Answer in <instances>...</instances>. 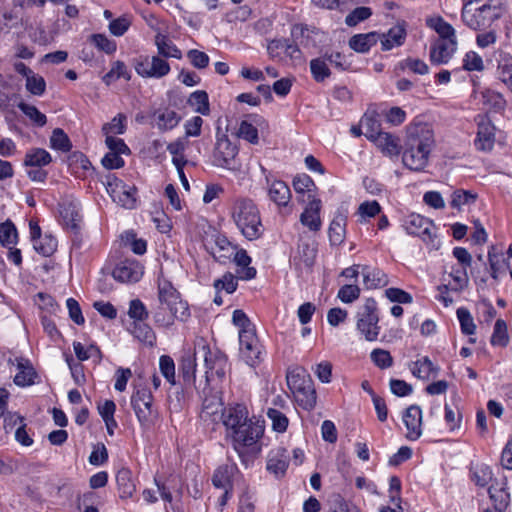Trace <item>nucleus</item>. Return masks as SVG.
<instances>
[{
	"mask_svg": "<svg viewBox=\"0 0 512 512\" xmlns=\"http://www.w3.org/2000/svg\"><path fill=\"white\" fill-rule=\"evenodd\" d=\"M221 419L226 427L227 435L232 438L234 449L240 458L244 460V449L254 445L263 435L264 427L258 421L248 419V411L245 406H236L224 409Z\"/></svg>",
	"mask_w": 512,
	"mask_h": 512,
	"instance_id": "f257e3e1",
	"label": "nucleus"
},
{
	"mask_svg": "<svg viewBox=\"0 0 512 512\" xmlns=\"http://www.w3.org/2000/svg\"><path fill=\"white\" fill-rule=\"evenodd\" d=\"M435 146L434 132L427 123H414L408 127L402 155L403 164L414 171L423 170Z\"/></svg>",
	"mask_w": 512,
	"mask_h": 512,
	"instance_id": "f03ea898",
	"label": "nucleus"
},
{
	"mask_svg": "<svg viewBox=\"0 0 512 512\" xmlns=\"http://www.w3.org/2000/svg\"><path fill=\"white\" fill-rule=\"evenodd\" d=\"M231 217L238 230L247 240H257L264 234L265 229L259 208L252 199H236L231 208Z\"/></svg>",
	"mask_w": 512,
	"mask_h": 512,
	"instance_id": "7ed1b4c3",
	"label": "nucleus"
},
{
	"mask_svg": "<svg viewBox=\"0 0 512 512\" xmlns=\"http://www.w3.org/2000/svg\"><path fill=\"white\" fill-rule=\"evenodd\" d=\"M501 3L497 0H467L461 9V20L470 29L484 30L501 18Z\"/></svg>",
	"mask_w": 512,
	"mask_h": 512,
	"instance_id": "20e7f679",
	"label": "nucleus"
},
{
	"mask_svg": "<svg viewBox=\"0 0 512 512\" xmlns=\"http://www.w3.org/2000/svg\"><path fill=\"white\" fill-rule=\"evenodd\" d=\"M238 146L232 143L225 133L217 128L216 143L212 154V163L216 167L231 171H238L240 164L236 160Z\"/></svg>",
	"mask_w": 512,
	"mask_h": 512,
	"instance_id": "39448f33",
	"label": "nucleus"
},
{
	"mask_svg": "<svg viewBox=\"0 0 512 512\" xmlns=\"http://www.w3.org/2000/svg\"><path fill=\"white\" fill-rule=\"evenodd\" d=\"M131 406L141 427L149 429L155 424L158 412L153 407V395L148 388H137L133 392Z\"/></svg>",
	"mask_w": 512,
	"mask_h": 512,
	"instance_id": "423d86ee",
	"label": "nucleus"
},
{
	"mask_svg": "<svg viewBox=\"0 0 512 512\" xmlns=\"http://www.w3.org/2000/svg\"><path fill=\"white\" fill-rule=\"evenodd\" d=\"M357 329L364 335L367 341H375L378 338L380 327L377 314V303L373 298L366 299L357 312Z\"/></svg>",
	"mask_w": 512,
	"mask_h": 512,
	"instance_id": "0eeeda50",
	"label": "nucleus"
},
{
	"mask_svg": "<svg viewBox=\"0 0 512 512\" xmlns=\"http://www.w3.org/2000/svg\"><path fill=\"white\" fill-rule=\"evenodd\" d=\"M136 73L143 78L160 79L170 72L169 63L159 55H140L133 60Z\"/></svg>",
	"mask_w": 512,
	"mask_h": 512,
	"instance_id": "6e6552de",
	"label": "nucleus"
},
{
	"mask_svg": "<svg viewBox=\"0 0 512 512\" xmlns=\"http://www.w3.org/2000/svg\"><path fill=\"white\" fill-rule=\"evenodd\" d=\"M199 352L204 356L206 381L209 382L214 377L223 379L229 367L227 356L219 350L211 351L205 344L199 346L197 353Z\"/></svg>",
	"mask_w": 512,
	"mask_h": 512,
	"instance_id": "1a4fd4ad",
	"label": "nucleus"
},
{
	"mask_svg": "<svg viewBox=\"0 0 512 512\" xmlns=\"http://www.w3.org/2000/svg\"><path fill=\"white\" fill-rule=\"evenodd\" d=\"M404 228L410 235L420 237L424 242L433 241V222L419 214H411L404 221Z\"/></svg>",
	"mask_w": 512,
	"mask_h": 512,
	"instance_id": "9d476101",
	"label": "nucleus"
},
{
	"mask_svg": "<svg viewBox=\"0 0 512 512\" xmlns=\"http://www.w3.org/2000/svg\"><path fill=\"white\" fill-rule=\"evenodd\" d=\"M112 275L120 282H137L143 275L142 265L135 259H125L114 268Z\"/></svg>",
	"mask_w": 512,
	"mask_h": 512,
	"instance_id": "9b49d317",
	"label": "nucleus"
},
{
	"mask_svg": "<svg viewBox=\"0 0 512 512\" xmlns=\"http://www.w3.org/2000/svg\"><path fill=\"white\" fill-rule=\"evenodd\" d=\"M107 191L110 193L113 201L117 202L122 207L128 209L135 207V187L127 186L122 181L116 180L115 184L109 183Z\"/></svg>",
	"mask_w": 512,
	"mask_h": 512,
	"instance_id": "f8f14e48",
	"label": "nucleus"
},
{
	"mask_svg": "<svg viewBox=\"0 0 512 512\" xmlns=\"http://www.w3.org/2000/svg\"><path fill=\"white\" fill-rule=\"evenodd\" d=\"M403 422L406 426V438L410 441L419 439L422 435V410L417 405L409 406L403 414Z\"/></svg>",
	"mask_w": 512,
	"mask_h": 512,
	"instance_id": "ddd939ff",
	"label": "nucleus"
},
{
	"mask_svg": "<svg viewBox=\"0 0 512 512\" xmlns=\"http://www.w3.org/2000/svg\"><path fill=\"white\" fill-rule=\"evenodd\" d=\"M457 49V41L438 39L431 45L430 61L434 65H442L449 62Z\"/></svg>",
	"mask_w": 512,
	"mask_h": 512,
	"instance_id": "4468645a",
	"label": "nucleus"
},
{
	"mask_svg": "<svg viewBox=\"0 0 512 512\" xmlns=\"http://www.w3.org/2000/svg\"><path fill=\"white\" fill-rule=\"evenodd\" d=\"M290 454L287 449L277 447L270 451L267 460V470L276 476H282L289 464Z\"/></svg>",
	"mask_w": 512,
	"mask_h": 512,
	"instance_id": "2eb2a0df",
	"label": "nucleus"
},
{
	"mask_svg": "<svg viewBox=\"0 0 512 512\" xmlns=\"http://www.w3.org/2000/svg\"><path fill=\"white\" fill-rule=\"evenodd\" d=\"M235 464H225L218 467L212 477V483L216 488L224 489V496L227 497L232 490V479L237 472Z\"/></svg>",
	"mask_w": 512,
	"mask_h": 512,
	"instance_id": "dca6fc26",
	"label": "nucleus"
},
{
	"mask_svg": "<svg viewBox=\"0 0 512 512\" xmlns=\"http://www.w3.org/2000/svg\"><path fill=\"white\" fill-rule=\"evenodd\" d=\"M495 127L490 121L482 119L478 123V132L475 139V146L481 151H490L495 142Z\"/></svg>",
	"mask_w": 512,
	"mask_h": 512,
	"instance_id": "f3484780",
	"label": "nucleus"
},
{
	"mask_svg": "<svg viewBox=\"0 0 512 512\" xmlns=\"http://www.w3.org/2000/svg\"><path fill=\"white\" fill-rule=\"evenodd\" d=\"M320 210L321 200L316 198L310 200L300 216L301 223L312 231H318L321 227Z\"/></svg>",
	"mask_w": 512,
	"mask_h": 512,
	"instance_id": "a211bd4d",
	"label": "nucleus"
},
{
	"mask_svg": "<svg viewBox=\"0 0 512 512\" xmlns=\"http://www.w3.org/2000/svg\"><path fill=\"white\" fill-rule=\"evenodd\" d=\"M406 35V29L402 24L390 28L387 33L380 34L379 40L382 50L389 51L394 47L401 46L406 39Z\"/></svg>",
	"mask_w": 512,
	"mask_h": 512,
	"instance_id": "6ab92c4d",
	"label": "nucleus"
},
{
	"mask_svg": "<svg viewBox=\"0 0 512 512\" xmlns=\"http://www.w3.org/2000/svg\"><path fill=\"white\" fill-rule=\"evenodd\" d=\"M18 373L14 377L17 386L25 387L34 384L37 373L31 362L25 358H16Z\"/></svg>",
	"mask_w": 512,
	"mask_h": 512,
	"instance_id": "aec40b11",
	"label": "nucleus"
},
{
	"mask_svg": "<svg viewBox=\"0 0 512 512\" xmlns=\"http://www.w3.org/2000/svg\"><path fill=\"white\" fill-rule=\"evenodd\" d=\"M160 304L161 309H168L173 317H176V319L179 321L184 322L190 317L188 304L180 298L179 293L161 302Z\"/></svg>",
	"mask_w": 512,
	"mask_h": 512,
	"instance_id": "412c9836",
	"label": "nucleus"
},
{
	"mask_svg": "<svg viewBox=\"0 0 512 512\" xmlns=\"http://www.w3.org/2000/svg\"><path fill=\"white\" fill-rule=\"evenodd\" d=\"M488 262L490 266V275L494 280H498L499 274L504 272L506 268L510 269L507 258L501 249L491 246L488 251Z\"/></svg>",
	"mask_w": 512,
	"mask_h": 512,
	"instance_id": "4be33fe9",
	"label": "nucleus"
},
{
	"mask_svg": "<svg viewBox=\"0 0 512 512\" xmlns=\"http://www.w3.org/2000/svg\"><path fill=\"white\" fill-rule=\"evenodd\" d=\"M363 283L367 289L380 288L388 284L387 275L380 269L363 266L361 270Z\"/></svg>",
	"mask_w": 512,
	"mask_h": 512,
	"instance_id": "5701e85b",
	"label": "nucleus"
},
{
	"mask_svg": "<svg viewBox=\"0 0 512 512\" xmlns=\"http://www.w3.org/2000/svg\"><path fill=\"white\" fill-rule=\"evenodd\" d=\"M154 117L157 128L162 132L172 130L181 120V116L176 111L169 108L155 111Z\"/></svg>",
	"mask_w": 512,
	"mask_h": 512,
	"instance_id": "b1692460",
	"label": "nucleus"
},
{
	"mask_svg": "<svg viewBox=\"0 0 512 512\" xmlns=\"http://www.w3.org/2000/svg\"><path fill=\"white\" fill-rule=\"evenodd\" d=\"M203 394L201 417H212L215 420V417L223 411L221 398L218 392L212 393L210 390L207 392L206 389L203 390Z\"/></svg>",
	"mask_w": 512,
	"mask_h": 512,
	"instance_id": "393cba45",
	"label": "nucleus"
},
{
	"mask_svg": "<svg viewBox=\"0 0 512 512\" xmlns=\"http://www.w3.org/2000/svg\"><path fill=\"white\" fill-rule=\"evenodd\" d=\"M412 374L420 379L428 380L431 377H436L439 372V367L434 365L429 357L424 356L413 362L410 367Z\"/></svg>",
	"mask_w": 512,
	"mask_h": 512,
	"instance_id": "a878e982",
	"label": "nucleus"
},
{
	"mask_svg": "<svg viewBox=\"0 0 512 512\" xmlns=\"http://www.w3.org/2000/svg\"><path fill=\"white\" fill-rule=\"evenodd\" d=\"M380 38L377 32H369L365 34H356L349 40V46L358 53H366L374 46Z\"/></svg>",
	"mask_w": 512,
	"mask_h": 512,
	"instance_id": "bb28decb",
	"label": "nucleus"
},
{
	"mask_svg": "<svg viewBox=\"0 0 512 512\" xmlns=\"http://www.w3.org/2000/svg\"><path fill=\"white\" fill-rule=\"evenodd\" d=\"M308 384L294 392L298 404L306 410H312L316 405L317 395L312 380L306 381Z\"/></svg>",
	"mask_w": 512,
	"mask_h": 512,
	"instance_id": "cd10ccee",
	"label": "nucleus"
},
{
	"mask_svg": "<svg viewBox=\"0 0 512 512\" xmlns=\"http://www.w3.org/2000/svg\"><path fill=\"white\" fill-rule=\"evenodd\" d=\"M426 24L431 29L435 30L439 39H445L447 41H457L455 29L451 24L446 22L442 17H431L426 20Z\"/></svg>",
	"mask_w": 512,
	"mask_h": 512,
	"instance_id": "c85d7f7f",
	"label": "nucleus"
},
{
	"mask_svg": "<svg viewBox=\"0 0 512 512\" xmlns=\"http://www.w3.org/2000/svg\"><path fill=\"white\" fill-rule=\"evenodd\" d=\"M270 199L278 206H286L291 198V192L288 185L281 181L275 180L269 187Z\"/></svg>",
	"mask_w": 512,
	"mask_h": 512,
	"instance_id": "c756f323",
	"label": "nucleus"
},
{
	"mask_svg": "<svg viewBox=\"0 0 512 512\" xmlns=\"http://www.w3.org/2000/svg\"><path fill=\"white\" fill-rule=\"evenodd\" d=\"M119 496L122 499L132 497L135 492V485L132 481V473L129 469H121L116 474Z\"/></svg>",
	"mask_w": 512,
	"mask_h": 512,
	"instance_id": "7c9ffc66",
	"label": "nucleus"
},
{
	"mask_svg": "<svg viewBox=\"0 0 512 512\" xmlns=\"http://www.w3.org/2000/svg\"><path fill=\"white\" fill-rule=\"evenodd\" d=\"M346 217L337 214L330 223L328 235L332 245H340L345 238Z\"/></svg>",
	"mask_w": 512,
	"mask_h": 512,
	"instance_id": "2f4dec72",
	"label": "nucleus"
},
{
	"mask_svg": "<svg viewBox=\"0 0 512 512\" xmlns=\"http://www.w3.org/2000/svg\"><path fill=\"white\" fill-rule=\"evenodd\" d=\"M129 330L140 342L149 346H153L155 344L156 335L152 328L144 321H133Z\"/></svg>",
	"mask_w": 512,
	"mask_h": 512,
	"instance_id": "473e14b6",
	"label": "nucleus"
},
{
	"mask_svg": "<svg viewBox=\"0 0 512 512\" xmlns=\"http://www.w3.org/2000/svg\"><path fill=\"white\" fill-rule=\"evenodd\" d=\"M155 44L158 49L159 56H163L164 58H176L181 59L182 52L177 48L175 44L171 40L167 38V36L158 33L155 36Z\"/></svg>",
	"mask_w": 512,
	"mask_h": 512,
	"instance_id": "72a5a7b5",
	"label": "nucleus"
},
{
	"mask_svg": "<svg viewBox=\"0 0 512 512\" xmlns=\"http://www.w3.org/2000/svg\"><path fill=\"white\" fill-rule=\"evenodd\" d=\"M51 155L44 149L34 148L26 153L24 164L30 167H42L51 163Z\"/></svg>",
	"mask_w": 512,
	"mask_h": 512,
	"instance_id": "f704fd0d",
	"label": "nucleus"
},
{
	"mask_svg": "<svg viewBox=\"0 0 512 512\" xmlns=\"http://www.w3.org/2000/svg\"><path fill=\"white\" fill-rule=\"evenodd\" d=\"M188 104L202 115H208L210 112L208 94L203 90L193 92L188 98Z\"/></svg>",
	"mask_w": 512,
	"mask_h": 512,
	"instance_id": "c9c22d12",
	"label": "nucleus"
},
{
	"mask_svg": "<svg viewBox=\"0 0 512 512\" xmlns=\"http://www.w3.org/2000/svg\"><path fill=\"white\" fill-rule=\"evenodd\" d=\"M310 71L313 79L319 83L323 82L331 75L327 60L323 55L310 61Z\"/></svg>",
	"mask_w": 512,
	"mask_h": 512,
	"instance_id": "e433bc0d",
	"label": "nucleus"
},
{
	"mask_svg": "<svg viewBox=\"0 0 512 512\" xmlns=\"http://www.w3.org/2000/svg\"><path fill=\"white\" fill-rule=\"evenodd\" d=\"M493 346L505 347L509 342L507 325L503 319H497L490 339Z\"/></svg>",
	"mask_w": 512,
	"mask_h": 512,
	"instance_id": "4c0bfd02",
	"label": "nucleus"
},
{
	"mask_svg": "<svg viewBox=\"0 0 512 512\" xmlns=\"http://www.w3.org/2000/svg\"><path fill=\"white\" fill-rule=\"evenodd\" d=\"M33 247L39 254L48 257L56 251L57 240L53 236L46 234L44 237L34 240Z\"/></svg>",
	"mask_w": 512,
	"mask_h": 512,
	"instance_id": "58836bf2",
	"label": "nucleus"
},
{
	"mask_svg": "<svg viewBox=\"0 0 512 512\" xmlns=\"http://www.w3.org/2000/svg\"><path fill=\"white\" fill-rule=\"evenodd\" d=\"M119 78H124L126 80H130L131 78L126 65L122 61H116L112 64L110 71L103 76V81L109 85Z\"/></svg>",
	"mask_w": 512,
	"mask_h": 512,
	"instance_id": "ea45409f",
	"label": "nucleus"
},
{
	"mask_svg": "<svg viewBox=\"0 0 512 512\" xmlns=\"http://www.w3.org/2000/svg\"><path fill=\"white\" fill-rule=\"evenodd\" d=\"M50 146L53 149L69 152L72 148L71 141L67 134L60 128H56L53 130L51 138H50Z\"/></svg>",
	"mask_w": 512,
	"mask_h": 512,
	"instance_id": "a19ab883",
	"label": "nucleus"
},
{
	"mask_svg": "<svg viewBox=\"0 0 512 512\" xmlns=\"http://www.w3.org/2000/svg\"><path fill=\"white\" fill-rule=\"evenodd\" d=\"M17 237V229L10 220L0 224V243L3 246L9 247L16 244Z\"/></svg>",
	"mask_w": 512,
	"mask_h": 512,
	"instance_id": "79ce46f5",
	"label": "nucleus"
},
{
	"mask_svg": "<svg viewBox=\"0 0 512 512\" xmlns=\"http://www.w3.org/2000/svg\"><path fill=\"white\" fill-rule=\"evenodd\" d=\"M360 123L361 127L365 129L363 134L371 141L383 132L379 121L374 115L365 114Z\"/></svg>",
	"mask_w": 512,
	"mask_h": 512,
	"instance_id": "37998d69",
	"label": "nucleus"
},
{
	"mask_svg": "<svg viewBox=\"0 0 512 512\" xmlns=\"http://www.w3.org/2000/svg\"><path fill=\"white\" fill-rule=\"evenodd\" d=\"M60 215L67 228L77 229L80 221V215L76 207L72 204L61 206Z\"/></svg>",
	"mask_w": 512,
	"mask_h": 512,
	"instance_id": "c03bdc74",
	"label": "nucleus"
},
{
	"mask_svg": "<svg viewBox=\"0 0 512 512\" xmlns=\"http://www.w3.org/2000/svg\"><path fill=\"white\" fill-rule=\"evenodd\" d=\"M287 385L292 393L299 390L301 387L306 386L308 383L307 380H312L309 375H306L305 372L294 370L287 373L286 376Z\"/></svg>",
	"mask_w": 512,
	"mask_h": 512,
	"instance_id": "a18cd8bd",
	"label": "nucleus"
},
{
	"mask_svg": "<svg viewBox=\"0 0 512 512\" xmlns=\"http://www.w3.org/2000/svg\"><path fill=\"white\" fill-rule=\"evenodd\" d=\"M181 374L185 384L190 385L195 382L196 362L193 356H185L181 361Z\"/></svg>",
	"mask_w": 512,
	"mask_h": 512,
	"instance_id": "49530a36",
	"label": "nucleus"
},
{
	"mask_svg": "<svg viewBox=\"0 0 512 512\" xmlns=\"http://www.w3.org/2000/svg\"><path fill=\"white\" fill-rule=\"evenodd\" d=\"M372 141L375 142L376 145L382 149V151L389 155H393L398 152L397 142L395 138H393L389 133L382 132Z\"/></svg>",
	"mask_w": 512,
	"mask_h": 512,
	"instance_id": "de8ad7c7",
	"label": "nucleus"
},
{
	"mask_svg": "<svg viewBox=\"0 0 512 512\" xmlns=\"http://www.w3.org/2000/svg\"><path fill=\"white\" fill-rule=\"evenodd\" d=\"M18 108L37 126L42 127L47 123L46 116L36 106L21 102L18 104Z\"/></svg>",
	"mask_w": 512,
	"mask_h": 512,
	"instance_id": "09e8293b",
	"label": "nucleus"
},
{
	"mask_svg": "<svg viewBox=\"0 0 512 512\" xmlns=\"http://www.w3.org/2000/svg\"><path fill=\"white\" fill-rule=\"evenodd\" d=\"M496 61L499 79L512 73V56L509 53L499 50L496 53Z\"/></svg>",
	"mask_w": 512,
	"mask_h": 512,
	"instance_id": "8fccbe9b",
	"label": "nucleus"
},
{
	"mask_svg": "<svg viewBox=\"0 0 512 512\" xmlns=\"http://www.w3.org/2000/svg\"><path fill=\"white\" fill-rule=\"evenodd\" d=\"M90 41L100 50L106 54H112L116 51L117 45L114 40L109 39L104 34H92Z\"/></svg>",
	"mask_w": 512,
	"mask_h": 512,
	"instance_id": "3c124183",
	"label": "nucleus"
},
{
	"mask_svg": "<svg viewBox=\"0 0 512 512\" xmlns=\"http://www.w3.org/2000/svg\"><path fill=\"white\" fill-rule=\"evenodd\" d=\"M457 317L459 319L462 332L466 335H473L476 330V325L474 324L473 317L469 310L463 307L457 309Z\"/></svg>",
	"mask_w": 512,
	"mask_h": 512,
	"instance_id": "603ef678",
	"label": "nucleus"
},
{
	"mask_svg": "<svg viewBox=\"0 0 512 512\" xmlns=\"http://www.w3.org/2000/svg\"><path fill=\"white\" fill-rule=\"evenodd\" d=\"M267 416L272 422V428L277 432H285L288 427V418L275 408L267 410Z\"/></svg>",
	"mask_w": 512,
	"mask_h": 512,
	"instance_id": "864d4df0",
	"label": "nucleus"
},
{
	"mask_svg": "<svg viewBox=\"0 0 512 512\" xmlns=\"http://www.w3.org/2000/svg\"><path fill=\"white\" fill-rule=\"evenodd\" d=\"M238 286L237 278L230 272L223 275L222 278L214 281V287L217 291L225 290L228 294L233 293Z\"/></svg>",
	"mask_w": 512,
	"mask_h": 512,
	"instance_id": "5fc2aeb1",
	"label": "nucleus"
},
{
	"mask_svg": "<svg viewBox=\"0 0 512 512\" xmlns=\"http://www.w3.org/2000/svg\"><path fill=\"white\" fill-rule=\"evenodd\" d=\"M372 15V11L369 7H357L345 18V23L349 27H354L358 23L368 19Z\"/></svg>",
	"mask_w": 512,
	"mask_h": 512,
	"instance_id": "6e6d98bb",
	"label": "nucleus"
},
{
	"mask_svg": "<svg viewBox=\"0 0 512 512\" xmlns=\"http://www.w3.org/2000/svg\"><path fill=\"white\" fill-rule=\"evenodd\" d=\"M241 357L249 366H254L261 354L258 341L240 348Z\"/></svg>",
	"mask_w": 512,
	"mask_h": 512,
	"instance_id": "4d7b16f0",
	"label": "nucleus"
},
{
	"mask_svg": "<svg viewBox=\"0 0 512 512\" xmlns=\"http://www.w3.org/2000/svg\"><path fill=\"white\" fill-rule=\"evenodd\" d=\"M128 315L134 321L140 322L148 318V311L141 300L133 299L130 301Z\"/></svg>",
	"mask_w": 512,
	"mask_h": 512,
	"instance_id": "13d9d810",
	"label": "nucleus"
},
{
	"mask_svg": "<svg viewBox=\"0 0 512 512\" xmlns=\"http://www.w3.org/2000/svg\"><path fill=\"white\" fill-rule=\"evenodd\" d=\"M159 368L162 375L172 385L175 384V364L170 356L163 355L159 360Z\"/></svg>",
	"mask_w": 512,
	"mask_h": 512,
	"instance_id": "bf43d9fd",
	"label": "nucleus"
},
{
	"mask_svg": "<svg viewBox=\"0 0 512 512\" xmlns=\"http://www.w3.org/2000/svg\"><path fill=\"white\" fill-rule=\"evenodd\" d=\"M476 194L466 190H456L452 194L451 206L453 208H460L463 205H467L475 202Z\"/></svg>",
	"mask_w": 512,
	"mask_h": 512,
	"instance_id": "052dcab7",
	"label": "nucleus"
},
{
	"mask_svg": "<svg viewBox=\"0 0 512 512\" xmlns=\"http://www.w3.org/2000/svg\"><path fill=\"white\" fill-rule=\"evenodd\" d=\"M371 359L381 369L389 368L393 364V358L390 353L380 348L374 349L371 352Z\"/></svg>",
	"mask_w": 512,
	"mask_h": 512,
	"instance_id": "680f3d73",
	"label": "nucleus"
},
{
	"mask_svg": "<svg viewBox=\"0 0 512 512\" xmlns=\"http://www.w3.org/2000/svg\"><path fill=\"white\" fill-rule=\"evenodd\" d=\"M237 135L239 138L245 139L252 144L258 143V130L247 121L240 123Z\"/></svg>",
	"mask_w": 512,
	"mask_h": 512,
	"instance_id": "e2e57ef3",
	"label": "nucleus"
},
{
	"mask_svg": "<svg viewBox=\"0 0 512 512\" xmlns=\"http://www.w3.org/2000/svg\"><path fill=\"white\" fill-rule=\"evenodd\" d=\"M26 88L31 94L40 96L45 92L46 83L43 77L33 73L26 79Z\"/></svg>",
	"mask_w": 512,
	"mask_h": 512,
	"instance_id": "0e129e2a",
	"label": "nucleus"
},
{
	"mask_svg": "<svg viewBox=\"0 0 512 512\" xmlns=\"http://www.w3.org/2000/svg\"><path fill=\"white\" fill-rule=\"evenodd\" d=\"M463 67L468 71H482L484 69L482 57L474 51L466 53Z\"/></svg>",
	"mask_w": 512,
	"mask_h": 512,
	"instance_id": "69168bd1",
	"label": "nucleus"
},
{
	"mask_svg": "<svg viewBox=\"0 0 512 512\" xmlns=\"http://www.w3.org/2000/svg\"><path fill=\"white\" fill-rule=\"evenodd\" d=\"M491 479V471L487 466L476 467L471 471V480L480 487H484Z\"/></svg>",
	"mask_w": 512,
	"mask_h": 512,
	"instance_id": "338daca9",
	"label": "nucleus"
},
{
	"mask_svg": "<svg viewBox=\"0 0 512 512\" xmlns=\"http://www.w3.org/2000/svg\"><path fill=\"white\" fill-rule=\"evenodd\" d=\"M360 288L357 285H344L338 291V298L343 303H352L359 298Z\"/></svg>",
	"mask_w": 512,
	"mask_h": 512,
	"instance_id": "774afa93",
	"label": "nucleus"
}]
</instances>
